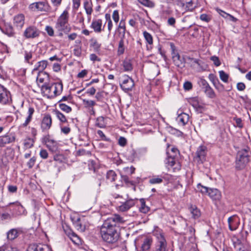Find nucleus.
<instances>
[{
    "label": "nucleus",
    "mask_w": 251,
    "mask_h": 251,
    "mask_svg": "<svg viewBox=\"0 0 251 251\" xmlns=\"http://www.w3.org/2000/svg\"><path fill=\"white\" fill-rule=\"evenodd\" d=\"M125 221L124 218L118 214H115L105 220L100 229L103 240L109 243L116 242L119 237L116 229V226L118 224L124 223Z\"/></svg>",
    "instance_id": "obj_1"
},
{
    "label": "nucleus",
    "mask_w": 251,
    "mask_h": 251,
    "mask_svg": "<svg viewBox=\"0 0 251 251\" xmlns=\"http://www.w3.org/2000/svg\"><path fill=\"white\" fill-rule=\"evenodd\" d=\"M63 87L62 83L60 82L52 83L50 85L44 84L41 86V90L48 98H53L62 93Z\"/></svg>",
    "instance_id": "obj_2"
},
{
    "label": "nucleus",
    "mask_w": 251,
    "mask_h": 251,
    "mask_svg": "<svg viewBox=\"0 0 251 251\" xmlns=\"http://www.w3.org/2000/svg\"><path fill=\"white\" fill-rule=\"evenodd\" d=\"M69 13L65 10L59 17L55 25V28L59 31L68 32L71 28L69 26L68 23Z\"/></svg>",
    "instance_id": "obj_3"
},
{
    "label": "nucleus",
    "mask_w": 251,
    "mask_h": 251,
    "mask_svg": "<svg viewBox=\"0 0 251 251\" xmlns=\"http://www.w3.org/2000/svg\"><path fill=\"white\" fill-rule=\"evenodd\" d=\"M249 161V148H247L239 151L237 155L236 168L243 169Z\"/></svg>",
    "instance_id": "obj_4"
},
{
    "label": "nucleus",
    "mask_w": 251,
    "mask_h": 251,
    "mask_svg": "<svg viewBox=\"0 0 251 251\" xmlns=\"http://www.w3.org/2000/svg\"><path fill=\"white\" fill-rule=\"evenodd\" d=\"M9 208L12 217L25 215L26 213L25 208L18 201L10 203Z\"/></svg>",
    "instance_id": "obj_5"
},
{
    "label": "nucleus",
    "mask_w": 251,
    "mask_h": 251,
    "mask_svg": "<svg viewBox=\"0 0 251 251\" xmlns=\"http://www.w3.org/2000/svg\"><path fill=\"white\" fill-rule=\"evenodd\" d=\"M166 240L164 236L160 234L157 236L154 249L152 251H168Z\"/></svg>",
    "instance_id": "obj_6"
},
{
    "label": "nucleus",
    "mask_w": 251,
    "mask_h": 251,
    "mask_svg": "<svg viewBox=\"0 0 251 251\" xmlns=\"http://www.w3.org/2000/svg\"><path fill=\"white\" fill-rule=\"evenodd\" d=\"M153 240L151 237L144 238L140 245H136V249L137 251H150Z\"/></svg>",
    "instance_id": "obj_7"
},
{
    "label": "nucleus",
    "mask_w": 251,
    "mask_h": 251,
    "mask_svg": "<svg viewBox=\"0 0 251 251\" xmlns=\"http://www.w3.org/2000/svg\"><path fill=\"white\" fill-rule=\"evenodd\" d=\"M137 199H129L124 201L120 202L117 206V210L121 212H126L133 207L137 202Z\"/></svg>",
    "instance_id": "obj_8"
},
{
    "label": "nucleus",
    "mask_w": 251,
    "mask_h": 251,
    "mask_svg": "<svg viewBox=\"0 0 251 251\" xmlns=\"http://www.w3.org/2000/svg\"><path fill=\"white\" fill-rule=\"evenodd\" d=\"M121 87L125 92H127L132 89L134 85L133 79L128 75H125L122 78Z\"/></svg>",
    "instance_id": "obj_9"
},
{
    "label": "nucleus",
    "mask_w": 251,
    "mask_h": 251,
    "mask_svg": "<svg viewBox=\"0 0 251 251\" xmlns=\"http://www.w3.org/2000/svg\"><path fill=\"white\" fill-rule=\"evenodd\" d=\"M11 100L10 92L3 86L0 84V103L5 104Z\"/></svg>",
    "instance_id": "obj_10"
},
{
    "label": "nucleus",
    "mask_w": 251,
    "mask_h": 251,
    "mask_svg": "<svg viewBox=\"0 0 251 251\" xmlns=\"http://www.w3.org/2000/svg\"><path fill=\"white\" fill-rule=\"evenodd\" d=\"M48 3L45 1L33 2L29 5V8L33 11H47L49 9Z\"/></svg>",
    "instance_id": "obj_11"
},
{
    "label": "nucleus",
    "mask_w": 251,
    "mask_h": 251,
    "mask_svg": "<svg viewBox=\"0 0 251 251\" xmlns=\"http://www.w3.org/2000/svg\"><path fill=\"white\" fill-rule=\"evenodd\" d=\"M26 251H52L47 245L42 244H30Z\"/></svg>",
    "instance_id": "obj_12"
},
{
    "label": "nucleus",
    "mask_w": 251,
    "mask_h": 251,
    "mask_svg": "<svg viewBox=\"0 0 251 251\" xmlns=\"http://www.w3.org/2000/svg\"><path fill=\"white\" fill-rule=\"evenodd\" d=\"M40 31L35 26H29L24 31V35L26 38H34L39 35Z\"/></svg>",
    "instance_id": "obj_13"
},
{
    "label": "nucleus",
    "mask_w": 251,
    "mask_h": 251,
    "mask_svg": "<svg viewBox=\"0 0 251 251\" xmlns=\"http://www.w3.org/2000/svg\"><path fill=\"white\" fill-rule=\"evenodd\" d=\"M202 194H207L212 200H218L221 198V195L218 189H201Z\"/></svg>",
    "instance_id": "obj_14"
},
{
    "label": "nucleus",
    "mask_w": 251,
    "mask_h": 251,
    "mask_svg": "<svg viewBox=\"0 0 251 251\" xmlns=\"http://www.w3.org/2000/svg\"><path fill=\"white\" fill-rule=\"evenodd\" d=\"M44 140L47 148L50 151L53 152L57 151L58 147V143L56 141L50 139L49 137H46Z\"/></svg>",
    "instance_id": "obj_15"
},
{
    "label": "nucleus",
    "mask_w": 251,
    "mask_h": 251,
    "mask_svg": "<svg viewBox=\"0 0 251 251\" xmlns=\"http://www.w3.org/2000/svg\"><path fill=\"white\" fill-rule=\"evenodd\" d=\"M52 124V119L50 115H45L42 119L41 127L43 130H49Z\"/></svg>",
    "instance_id": "obj_16"
},
{
    "label": "nucleus",
    "mask_w": 251,
    "mask_h": 251,
    "mask_svg": "<svg viewBox=\"0 0 251 251\" xmlns=\"http://www.w3.org/2000/svg\"><path fill=\"white\" fill-rule=\"evenodd\" d=\"M179 4L185 10L192 11L195 7L193 0H179Z\"/></svg>",
    "instance_id": "obj_17"
},
{
    "label": "nucleus",
    "mask_w": 251,
    "mask_h": 251,
    "mask_svg": "<svg viewBox=\"0 0 251 251\" xmlns=\"http://www.w3.org/2000/svg\"><path fill=\"white\" fill-rule=\"evenodd\" d=\"M228 223L230 230L232 231L235 230L238 227L239 224V219L236 216L230 217L228 219Z\"/></svg>",
    "instance_id": "obj_18"
},
{
    "label": "nucleus",
    "mask_w": 251,
    "mask_h": 251,
    "mask_svg": "<svg viewBox=\"0 0 251 251\" xmlns=\"http://www.w3.org/2000/svg\"><path fill=\"white\" fill-rule=\"evenodd\" d=\"M15 138L11 134H6L0 136V147H4L7 144H10L14 142Z\"/></svg>",
    "instance_id": "obj_19"
},
{
    "label": "nucleus",
    "mask_w": 251,
    "mask_h": 251,
    "mask_svg": "<svg viewBox=\"0 0 251 251\" xmlns=\"http://www.w3.org/2000/svg\"><path fill=\"white\" fill-rule=\"evenodd\" d=\"M206 153V148L205 146H200L198 148L196 154L197 157L199 159L200 161L202 162L205 159Z\"/></svg>",
    "instance_id": "obj_20"
},
{
    "label": "nucleus",
    "mask_w": 251,
    "mask_h": 251,
    "mask_svg": "<svg viewBox=\"0 0 251 251\" xmlns=\"http://www.w3.org/2000/svg\"><path fill=\"white\" fill-rule=\"evenodd\" d=\"M172 58L175 64L178 67H182L184 66V63L180 59L179 54L176 52L175 50H172Z\"/></svg>",
    "instance_id": "obj_21"
},
{
    "label": "nucleus",
    "mask_w": 251,
    "mask_h": 251,
    "mask_svg": "<svg viewBox=\"0 0 251 251\" xmlns=\"http://www.w3.org/2000/svg\"><path fill=\"white\" fill-rule=\"evenodd\" d=\"M0 29L3 33L7 35L9 37L13 36L14 34L13 27L10 24H5L4 27L1 28L0 27Z\"/></svg>",
    "instance_id": "obj_22"
},
{
    "label": "nucleus",
    "mask_w": 251,
    "mask_h": 251,
    "mask_svg": "<svg viewBox=\"0 0 251 251\" xmlns=\"http://www.w3.org/2000/svg\"><path fill=\"white\" fill-rule=\"evenodd\" d=\"M189 119V115L185 113H182L180 114L176 118V120L178 124L182 126L185 125L188 122Z\"/></svg>",
    "instance_id": "obj_23"
},
{
    "label": "nucleus",
    "mask_w": 251,
    "mask_h": 251,
    "mask_svg": "<svg viewBox=\"0 0 251 251\" xmlns=\"http://www.w3.org/2000/svg\"><path fill=\"white\" fill-rule=\"evenodd\" d=\"M15 25L19 28H21L25 23V16L23 14H18L14 18Z\"/></svg>",
    "instance_id": "obj_24"
},
{
    "label": "nucleus",
    "mask_w": 251,
    "mask_h": 251,
    "mask_svg": "<svg viewBox=\"0 0 251 251\" xmlns=\"http://www.w3.org/2000/svg\"><path fill=\"white\" fill-rule=\"evenodd\" d=\"M21 233L20 229L13 228L8 231L7 233V238L8 240H13L16 239Z\"/></svg>",
    "instance_id": "obj_25"
},
{
    "label": "nucleus",
    "mask_w": 251,
    "mask_h": 251,
    "mask_svg": "<svg viewBox=\"0 0 251 251\" xmlns=\"http://www.w3.org/2000/svg\"><path fill=\"white\" fill-rule=\"evenodd\" d=\"M101 26L102 20L101 19L93 21L91 25V27L93 28L94 31L97 33H100L101 31Z\"/></svg>",
    "instance_id": "obj_26"
},
{
    "label": "nucleus",
    "mask_w": 251,
    "mask_h": 251,
    "mask_svg": "<svg viewBox=\"0 0 251 251\" xmlns=\"http://www.w3.org/2000/svg\"><path fill=\"white\" fill-rule=\"evenodd\" d=\"M189 210L193 219H197L200 217L201 215V211L196 205H191L189 208Z\"/></svg>",
    "instance_id": "obj_27"
},
{
    "label": "nucleus",
    "mask_w": 251,
    "mask_h": 251,
    "mask_svg": "<svg viewBox=\"0 0 251 251\" xmlns=\"http://www.w3.org/2000/svg\"><path fill=\"white\" fill-rule=\"evenodd\" d=\"M47 65L48 62L46 60H42L38 62L32 70V73L37 71L39 72H43V71L47 67Z\"/></svg>",
    "instance_id": "obj_28"
},
{
    "label": "nucleus",
    "mask_w": 251,
    "mask_h": 251,
    "mask_svg": "<svg viewBox=\"0 0 251 251\" xmlns=\"http://www.w3.org/2000/svg\"><path fill=\"white\" fill-rule=\"evenodd\" d=\"M34 112V109L33 107H30L28 108V111L27 113V116L26 118V119L25 122L22 125L23 127L26 126L29 123L31 122L32 115Z\"/></svg>",
    "instance_id": "obj_29"
},
{
    "label": "nucleus",
    "mask_w": 251,
    "mask_h": 251,
    "mask_svg": "<svg viewBox=\"0 0 251 251\" xmlns=\"http://www.w3.org/2000/svg\"><path fill=\"white\" fill-rule=\"evenodd\" d=\"M68 236L75 244L79 245L81 243L80 238L75 232L70 231L68 232Z\"/></svg>",
    "instance_id": "obj_30"
},
{
    "label": "nucleus",
    "mask_w": 251,
    "mask_h": 251,
    "mask_svg": "<svg viewBox=\"0 0 251 251\" xmlns=\"http://www.w3.org/2000/svg\"><path fill=\"white\" fill-rule=\"evenodd\" d=\"M49 76L45 72H38V75L36 78L37 83L38 85L39 83H43L46 78H48Z\"/></svg>",
    "instance_id": "obj_31"
},
{
    "label": "nucleus",
    "mask_w": 251,
    "mask_h": 251,
    "mask_svg": "<svg viewBox=\"0 0 251 251\" xmlns=\"http://www.w3.org/2000/svg\"><path fill=\"white\" fill-rule=\"evenodd\" d=\"M140 203V206L139 207V210L141 212L143 213H147L150 210V207L146 205L145 201L144 199H141L139 200Z\"/></svg>",
    "instance_id": "obj_32"
},
{
    "label": "nucleus",
    "mask_w": 251,
    "mask_h": 251,
    "mask_svg": "<svg viewBox=\"0 0 251 251\" xmlns=\"http://www.w3.org/2000/svg\"><path fill=\"white\" fill-rule=\"evenodd\" d=\"M117 175L113 170H109L106 174V180L107 183L112 182L115 181Z\"/></svg>",
    "instance_id": "obj_33"
},
{
    "label": "nucleus",
    "mask_w": 251,
    "mask_h": 251,
    "mask_svg": "<svg viewBox=\"0 0 251 251\" xmlns=\"http://www.w3.org/2000/svg\"><path fill=\"white\" fill-rule=\"evenodd\" d=\"M204 91L205 94L208 98L211 99L215 98L216 94L213 89L210 86L205 87Z\"/></svg>",
    "instance_id": "obj_34"
},
{
    "label": "nucleus",
    "mask_w": 251,
    "mask_h": 251,
    "mask_svg": "<svg viewBox=\"0 0 251 251\" xmlns=\"http://www.w3.org/2000/svg\"><path fill=\"white\" fill-rule=\"evenodd\" d=\"M84 8L86 14L88 15H91L93 12L92 2L89 1H85L84 3Z\"/></svg>",
    "instance_id": "obj_35"
},
{
    "label": "nucleus",
    "mask_w": 251,
    "mask_h": 251,
    "mask_svg": "<svg viewBox=\"0 0 251 251\" xmlns=\"http://www.w3.org/2000/svg\"><path fill=\"white\" fill-rule=\"evenodd\" d=\"M34 143L33 139L30 138L25 139L24 141V149L26 150L31 148L33 146Z\"/></svg>",
    "instance_id": "obj_36"
},
{
    "label": "nucleus",
    "mask_w": 251,
    "mask_h": 251,
    "mask_svg": "<svg viewBox=\"0 0 251 251\" xmlns=\"http://www.w3.org/2000/svg\"><path fill=\"white\" fill-rule=\"evenodd\" d=\"M96 125L100 128L105 127L106 125L105 118L102 116L98 117L96 120Z\"/></svg>",
    "instance_id": "obj_37"
},
{
    "label": "nucleus",
    "mask_w": 251,
    "mask_h": 251,
    "mask_svg": "<svg viewBox=\"0 0 251 251\" xmlns=\"http://www.w3.org/2000/svg\"><path fill=\"white\" fill-rule=\"evenodd\" d=\"M123 66L124 71L126 72L131 71L133 69L132 64L129 60H124L123 63Z\"/></svg>",
    "instance_id": "obj_38"
},
{
    "label": "nucleus",
    "mask_w": 251,
    "mask_h": 251,
    "mask_svg": "<svg viewBox=\"0 0 251 251\" xmlns=\"http://www.w3.org/2000/svg\"><path fill=\"white\" fill-rule=\"evenodd\" d=\"M143 36L147 43L151 46L153 44V38L152 35L146 31H144Z\"/></svg>",
    "instance_id": "obj_39"
},
{
    "label": "nucleus",
    "mask_w": 251,
    "mask_h": 251,
    "mask_svg": "<svg viewBox=\"0 0 251 251\" xmlns=\"http://www.w3.org/2000/svg\"><path fill=\"white\" fill-rule=\"evenodd\" d=\"M54 113L58 119L62 123H67V120L65 115L58 110L54 111Z\"/></svg>",
    "instance_id": "obj_40"
},
{
    "label": "nucleus",
    "mask_w": 251,
    "mask_h": 251,
    "mask_svg": "<svg viewBox=\"0 0 251 251\" xmlns=\"http://www.w3.org/2000/svg\"><path fill=\"white\" fill-rule=\"evenodd\" d=\"M74 225L75 227L81 232L84 231L85 229V226L84 225L82 224L80 219H78L74 223Z\"/></svg>",
    "instance_id": "obj_41"
},
{
    "label": "nucleus",
    "mask_w": 251,
    "mask_h": 251,
    "mask_svg": "<svg viewBox=\"0 0 251 251\" xmlns=\"http://www.w3.org/2000/svg\"><path fill=\"white\" fill-rule=\"evenodd\" d=\"M189 102L195 109L200 108L198 98H193L190 99Z\"/></svg>",
    "instance_id": "obj_42"
},
{
    "label": "nucleus",
    "mask_w": 251,
    "mask_h": 251,
    "mask_svg": "<svg viewBox=\"0 0 251 251\" xmlns=\"http://www.w3.org/2000/svg\"><path fill=\"white\" fill-rule=\"evenodd\" d=\"M163 180L162 177H159V176H155L151 178L149 180V182L151 184H155L160 183L162 182Z\"/></svg>",
    "instance_id": "obj_43"
},
{
    "label": "nucleus",
    "mask_w": 251,
    "mask_h": 251,
    "mask_svg": "<svg viewBox=\"0 0 251 251\" xmlns=\"http://www.w3.org/2000/svg\"><path fill=\"white\" fill-rule=\"evenodd\" d=\"M59 107L61 110L68 113L72 111V108L67 105L66 103H60L59 104Z\"/></svg>",
    "instance_id": "obj_44"
},
{
    "label": "nucleus",
    "mask_w": 251,
    "mask_h": 251,
    "mask_svg": "<svg viewBox=\"0 0 251 251\" xmlns=\"http://www.w3.org/2000/svg\"><path fill=\"white\" fill-rule=\"evenodd\" d=\"M209 79L212 82L214 86L218 88V85L220 84L218 79L213 74H210L209 75Z\"/></svg>",
    "instance_id": "obj_45"
},
{
    "label": "nucleus",
    "mask_w": 251,
    "mask_h": 251,
    "mask_svg": "<svg viewBox=\"0 0 251 251\" xmlns=\"http://www.w3.org/2000/svg\"><path fill=\"white\" fill-rule=\"evenodd\" d=\"M91 46L93 47L95 51H98L100 50L101 44L99 43L96 39H92Z\"/></svg>",
    "instance_id": "obj_46"
},
{
    "label": "nucleus",
    "mask_w": 251,
    "mask_h": 251,
    "mask_svg": "<svg viewBox=\"0 0 251 251\" xmlns=\"http://www.w3.org/2000/svg\"><path fill=\"white\" fill-rule=\"evenodd\" d=\"M220 79L224 82H227L229 76L224 71L219 72Z\"/></svg>",
    "instance_id": "obj_47"
},
{
    "label": "nucleus",
    "mask_w": 251,
    "mask_h": 251,
    "mask_svg": "<svg viewBox=\"0 0 251 251\" xmlns=\"http://www.w3.org/2000/svg\"><path fill=\"white\" fill-rule=\"evenodd\" d=\"M138 1L144 6L149 7H153L154 6V2L150 0H138Z\"/></svg>",
    "instance_id": "obj_48"
},
{
    "label": "nucleus",
    "mask_w": 251,
    "mask_h": 251,
    "mask_svg": "<svg viewBox=\"0 0 251 251\" xmlns=\"http://www.w3.org/2000/svg\"><path fill=\"white\" fill-rule=\"evenodd\" d=\"M32 53L33 52L31 51H25V61L28 63H30L29 60L32 57Z\"/></svg>",
    "instance_id": "obj_49"
},
{
    "label": "nucleus",
    "mask_w": 251,
    "mask_h": 251,
    "mask_svg": "<svg viewBox=\"0 0 251 251\" xmlns=\"http://www.w3.org/2000/svg\"><path fill=\"white\" fill-rule=\"evenodd\" d=\"M0 251H18V250L16 248L8 246H3L0 247Z\"/></svg>",
    "instance_id": "obj_50"
},
{
    "label": "nucleus",
    "mask_w": 251,
    "mask_h": 251,
    "mask_svg": "<svg viewBox=\"0 0 251 251\" xmlns=\"http://www.w3.org/2000/svg\"><path fill=\"white\" fill-rule=\"evenodd\" d=\"M83 103L87 107H93L96 104V102L92 100H83Z\"/></svg>",
    "instance_id": "obj_51"
},
{
    "label": "nucleus",
    "mask_w": 251,
    "mask_h": 251,
    "mask_svg": "<svg viewBox=\"0 0 251 251\" xmlns=\"http://www.w3.org/2000/svg\"><path fill=\"white\" fill-rule=\"evenodd\" d=\"M200 18L201 21L207 23L209 22L211 20L210 16L206 14H202L201 15Z\"/></svg>",
    "instance_id": "obj_52"
},
{
    "label": "nucleus",
    "mask_w": 251,
    "mask_h": 251,
    "mask_svg": "<svg viewBox=\"0 0 251 251\" xmlns=\"http://www.w3.org/2000/svg\"><path fill=\"white\" fill-rule=\"evenodd\" d=\"M97 133L100 136V137H101V138L102 140L107 141V142L110 141V138H107L101 130H98Z\"/></svg>",
    "instance_id": "obj_53"
},
{
    "label": "nucleus",
    "mask_w": 251,
    "mask_h": 251,
    "mask_svg": "<svg viewBox=\"0 0 251 251\" xmlns=\"http://www.w3.org/2000/svg\"><path fill=\"white\" fill-rule=\"evenodd\" d=\"M112 18L116 23L118 22L119 20V12L117 10H115L113 11L112 14Z\"/></svg>",
    "instance_id": "obj_54"
},
{
    "label": "nucleus",
    "mask_w": 251,
    "mask_h": 251,
    "mask_svg": "<svg viewBox=\"0 0 251 251\" xmlns=\"http://www.w3.org/2000/svg\"><path fill=\"white\" fill-rule=\"evenodd\" d=\"M127 144L126 139L124 137H120L118 140V144L121 147H125Z\"/></svg>",
    "instance_id": "obj_55"
},
{
    "label": "nucleus",
    "mask_w": 251,
    "mask_h": 251,
    "mask_svg": "<svg viewBox=\"0 0 251 251\" xmlns=\"http://www.w3.org/2000/svg\"><path fill=\"white\" fill-rule=\"evenodd\" d=\"M210 59L213 62L214 65L216 66H219L221 65V62L217 56H212Z\"/></svg>",
    "instance_id": "obj_56"
},
{
    "label": "nucleus",
    "mask_w": 251,
    "mask_h": 251,
    "mask_svg": "<svg viewBox=\"0 0 251 251\" xmlns=\"http://www.w3.org/2000/svg\"><path fill=\"white\" fill-rule=\"evenodd\" d=\"M166 163L167 164L168 167H172L175 165L176 163L175 159L172 157H169L168 158L167 162Z\"/></svg>",
    "instance_id": "obj_57"
},
{
    "label": "nucleus",
    "mask_w": 251,
    "mask_h": 251,
    "mask_svg": "<svg viewBox=\"0 0 251 251\" xmlns=\"http://www.w3.org/2000/svg\"><path fill=\"white\" fill-rule=\"evenodd\" d=\"M39 155L42 158L45 159L48 157V152L46 150L42 149L40 151Z\"/></svg>",
    "instance_id": "obj_58"
},
{
    "label": "nucleus",
    "mask_w": 251,
    "mask_h": 251,
    "mask_svg": "<svg viewBox=\"0 0 251 251\" xmlns=\"http://www.w3.org/2000/svg\"><path fill=\"white\" fill-rule=\"evenodd\" d=\"M36 158L34 156L29 159V161L27 163V165L29 168H32L33 167L36 162Z\"/></svg>",
    "instance_id": "obj_59"
},
{
    "label": "nucleus",
    "mask_w": 251,
    "mask_h": 251,
    "mask_svg": "<svg viewBox=\"0 0 251 251\" xmlns=\"http://www.w3.org/2000/svg\"><path fill=\"white\" fill-rule=\"evenodd\" d=\"M119 28H121L123 29V31L122 32V36L123 37L125 36V33H126V26L124 22H123L122 21H121L120 24L119 25Z\"/></svg>",
    "instance_id": "obj_60"
},
{
    "label": "nucleus",
    "mask_w": 251,
    "mask_h": 251,
    "mask_svg": "<svg viewBox=\"0 0 251 251\" xmlns=\"http://www.w3.org/2000/svg\"><path fill=\"white\" fill-rule=\"evenodd\" d=\"M233 120L235 121L236 126L241 128L243 126V124L242 123V120L241 118H234Z\"/></svg>",
    "instance_id": "obj_61"
},
{
    "label": "nucleus",
    "mask_w": 251,
    "mask_h": 251,
    "mask_svg": "<svg viewBox=\"0 0 251 251\" xmlns=\"http://www.w3.org/2000/svg\"><path fill=\"white\" fill-rule=\"evenodd\" d=\"M183 88L185 90H190L192 88V84L189 81H186L183 84Z\"/></svg>",
    "instance_id": "obj_62"
},
{
    "label": "nucleus",
    "mask_w": 251,
    "mask_h": 251,
    "mask_svg": "<svg viewBox=\"0 0 251 251\" xmlns=\"http://www.w3.org/2000/svg\"><path fill=\"white\" fill-rule=\"evenodd\" d=\"M216 11L223 17H224L225 18H228V16L229 14L225 12V11H224L219 8H216Z\"/></svg>",
    "instance_id": "obj_63"
},
{
    "label": "nucleus",
    "mask_w": 251,
    "mask_h": 251,
    "mask_svg": "<svg viewBox=\"0 0 251 251\" xmlns=\"http://www.w3.org/2000/svg\"><path fill=\"white\" fill-rule=\"evenodd\" d=\"M46 30L49 36H52L53 35L54 31L51 26H47L46 27Z\"/></svg>",
    "instance_id": "obj_64"
}]
</instances>
